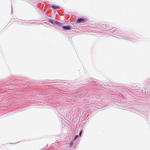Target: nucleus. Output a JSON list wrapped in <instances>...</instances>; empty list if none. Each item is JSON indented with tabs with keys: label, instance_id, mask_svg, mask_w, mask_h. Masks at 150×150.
I'll use <instances>...</instances> for the list:
<instances>
[{
	"label": "nucleus",
	"instance_id": "f257e3e1",
	"mask_svg": "<svg viewBox=\"0 0 150 150\" xmlns=\"http://www.w3.org/2000/svg\"><path fill=\"white\" fill-rule=\"evenodd\" d=\"M88 20L86 18H79L76 20V22L77 23H82L86 22Z\"/></svg>",
	"mask_w": 150,
	"mask_h": 150
},
{
	"label": "nucleus",
	"instance_id": "f03ea898",
	"mask_svg": "<svg viewBox=\"0 0 150 150\" xmlns=\"http://www.w3.org/2000/svg\"><path fill=\"white\" fill-rule=\"evenodd\" d=\"M62 27L64 30H69L71 29V28L69 27H66L63 25L62 26Z\"/></svg>",
	"mask_w": 150,
	"mask_h": 150
},
{
	"label": "nucleus",
	"instance_id": "20e7f679",
	"mask_svg": "<svg viewBox=\"0 0 150 150\" xmlns=\"http://www.w3.org/2000/svg\"><path fill=\"white\" fill-rule=\"evenodd\" d=\"M48 20H49L48 21L50 23L52 24H55V23H56L55 22L56 21H55L51 19H48Z\"/></svg>",
	"mask_w": 150,
	"mask_h": 150
},
{
	"label": "nucleus",
	"instance_id": "6e6552de",
	"mask_svg": "<svg viewBox=\"0 0 150 150\" xmlns=\"http://www.w3.org/2000/svg\"><path fill=\"white\" fill-rule=\"evenodd\" d=\"M82 133V131H81L79 133V137H80L81 135V134Z\"/></svg>",
	"mask_w": 150,
	"mask_h": 150
},
{
	"label": "nucleus",
	"instance_id": "0eeeda50",
	"mask_svg": "<svg viewBox=\"0 0 150 150\" xmlns=\"http://www.w3.org/2000/svg\"><path fill=\"white\" fill-rule=\"evenodd\" d=\"M73 143H74V142H73V141H71L70 142V145H73Z\"/></svg>",
	"mask_w": 150,
	"mask_h": 150
},
{
	"label": "nucleus",
	"instance_id": "423d86ee",
	"mask_svg": "<svg viewBox=\"0 0 150 150\" xmlns=\"http://www.w3.org/2000/svg\"><path fill=\"white\" fill-rule=\"evenodd\" d=\"M79 136H78V135H76L75 136V137L74 139V140H75Z\"/></svg>",
	"mask_w": 150,
	"mask_h": 150
},
{
	"label": "nucleus",
	"instance_id": "7ed1b4c3",
	"mask_svg": "<svg viewBox=\"0 0 150 150\" xmlns=\"http://www.w3.org/2000/svg\"><path fill=\"white\" fill-rule=\"evenodd\" d=\"M51 8L53 9H59L60 8V7L58 6H55V5H52L51 6Z\"/></svg>",
	"mask_w": 150,
	"mask_h": 150
},
{
	"label": "nucleus",
	"instance_id": "39448f33",
	"mask_svg": "<svg viewBox=\"0 0 150 150\" xmlns=\"http://www.w3.org/2000/svg\"><path fill=\"white\" fill-rule=\"evenodd\" d=\"M55 22L56 23H55V24H56L58 25H59V26H61V25L62 24V23L60 22H57V21Z\"/></svg>",
	"mask_w": 150,
	"mask_h": 150
}]
</instances>
